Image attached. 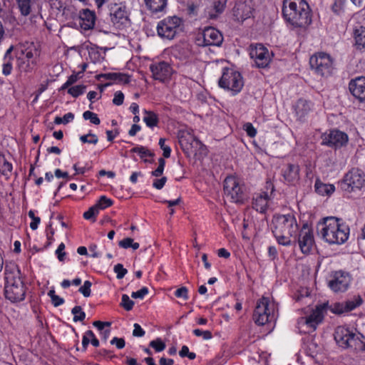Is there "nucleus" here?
I'll return each instance as SVG.
<instances>
[{"label":"nucleus","instance_id":"obj_1","mask_svg":"<svg viewBox=\"0 0 365 365\" xmlns=\"http://www.w3.org/2000/svg\"><path fill=\"white\" fill-rule=\"evenodd\" d=\"M4 294L11 302L24 299L26 289L19 266L12 262L6 263L4 268Z\"/></svg>","mask_w":365,"mask_h":365},{"label":"nucleus","instance_id":"obj_2","mask_svg":"<svg viewBox=\"0 0 365 365\" xmlns=\"http://www.w3.org/2000/svg\"><path fill=\"white\" fill-rule=\"evenodd\" d=\"M322 239L329 245H342L349 238V227L342 220L329 217L318 225Z\"/></svg>","mask_w":365,"mask_h":365},{"label":"nucleus","instance_id":"obj_3","mask_svg":"<svg viewBox=\"0 0 365 365\" xmlns=\"http://www.w3.org/2000/svg\"><path fill=\"white\" fill-rule=\"evenodd\" d=\"M272 233L277 242L283 246H291L295 244L291 238L296 236L298 225L295 217L292 214L278 215L272 219Z\"/></svg>","mask_w":365,"mask_h":365},{"label":"nucleus","instance_id":"obj_4","mask_svg":"<svg viewBox=\"0 0 365 365\" xmlns=\"http://www.w3.org/2000/svg\"><path fill=\"white\" fill-rule=\"evenodd\" d=\"M282 14L296 27H306L312 23L309 7L304 0H284Z\"/></svg>","mask_w":365,"mask_h":365},{"label":"nucleus","instance_id":"obj_5","mask_svg":"<svg viewBox=\"0 0 365 365\" xmlns=\"http://www.w3.org/2000/svg\"><path fill=\"white\" fill-rule=\"evenodd\" d=\"M364 336L356 334L345 327H338L334 333V339L339 346L342 348H352L356 351H365Z\"/></svg>","mask_w":365,"mask_h":365},{"label":"nucleus","instance_id":"obj_6","mask_svg":"<svg viewBox=\"0 0 365 365\" xmlns=\"http://www.w3.org/2000/svg\"><path fill=\"white\" fill-rule=\"evenodd\" d=\"M276 306L267 297H263L257 303L253 314V320L259 326L275 321Z\"/></svg>","mask_w":365,"mask_h":365},{"label":"nucleus","instance_id":"obj_7","mask_svg":"<svg viewBox=\"0 0 365 365\" xmlns=\"http://www.w3.org/2000/svg\"><path fill=\"white\" fill-rule=\"evenodd\" d=\"M220 87L232 93V96L239 93L244 86L241 73L233 68H225L219 80Z\"/></svg>","mask_w":365,"mask_h":365},{"label":"nucleus","instance_id":"obj_8","mask_svg":"<svg viewBox=\"0 0 365 365\" xmlns=\"http://www.w3.org/2000/svg\"><path fill=\"white\" fill-rule=\"evenodd\" d=\"M365 185V173L354 168L347 172L339 182L341 189L347 192L360 190Z\"/></svg>","mask_w":365,"mask_h":365},{"label":"nucleus","instance_id":"obj_9","mask_svg":"<svg viewBox=\"0 0 365 365\" xmlns=\"http://www.w3.org/2000/svg\"><path fill=\"white\" fill-rule=\"evenodd\" d=\"M309 64L312 70L321 76H329L334 69L333 59L324 52H319L311 56Z\"/></svg>","mask_w":365,"mask_h":365},{"label":"nucleus","instance_id":"obj_10","mask_svg":"<svg viewBox=\"0 0 365 365\" xmlns=\"http://www.w3.org/2000/svg\"><path fill=\"white\" fill-rule=\"evenodd\" d=\"M182 24V20L176 16L165 18L158 24V34L163 38L173 39L180 31Z\"/></svg>","mask_w":365,"mask_h":365},{"label":"nucleus","instance_id":"obj_11","mask_svg":"<svg viewBox=\"0 0 365 365\" xmlns=\"http://www.w3.org/2000/svg\"><path fill=\"white\" fill-rule=\"evenodd\" d=\"M224 192L227 198L233 202H242L243 191L240 180L235 176H228L224 181Z\"/></svg>","mask_w":365,"mask_h":365},{"label":"nucleus","instance_id":"obj_12","mask_svg":"<svg viewBox=\"0 0 365 365\" xmlns=\"http://www.w3.org/2000/svg\"><path fill=\"white\" fill-rule=\"evenodd\" d=\"M351 282V277L348 272L339 270L331 274L328 286L334 292H344L349 287Z\"/></svg>","mask_w":365,"mask_h":365},{"label":"nucleus","instance_id":"obj_13","mask_svg":"<svg viewBox=\"0 0 365 365\" xmlns=\"http://www.w3.org/2000/svg\"><path fill=\"white\" fill-rule=\"evenodd\" d=\"M250 56L258 68H266L270 63L272 53L261 43L252 44Z\"/></svg>","mask_w":365,"mask_h":365},{"label":"nucleus","instance_id":"obj_14","mask_svg":"<svg viewBox=\"0 0 365 365\" xmlns=\"http://www.w3.org/2000/svg\"><path fill=\"white\" fill-rule=\"evenodd\" d=\"M109 11L110 21L115 27L121 29L129 24L128 11L124 4H111Z\"/></svg>","mask_w":365,"mask_h":365},{"label":"nucleus","instance_id":"obj_15","mask_svg":"<svg viewBox=\"0 0 365 365\" xmlns=\"http://www.w3.org/2000/svg\"><path fill=\"white\" fill-rule=\"evenodd\" d=\"M39 52L35 48H27L19 58V68L21 72L31 73L36 68Z\"/></svg>","mask_w":365,"mask_h":365},{"label":"nucleus","instance_id":"obj_16","mask_svg":"<svg viewBox=\"0 0 365 365\" xmlns=\"http://www.w3.org/2000/svg\"><path fill=\"white\" fill-rule=\"evenodd\" d=\"M322 144L327 146L339 148L346 145L349 141L348 135L339 130H331L322 135Z\"/></svg>","mask_w":365,"mask_h":365},{"label":"nucleus","instance_id":"obj_17","mask_svg":"<svg viewBox=\"0 0 365 365\" xmlns=\"http://www.w3.org/2000/svg\"><path fill=\"white\" fill-rule=\"evenodd\" d=\"M255 4V0H240L233 8V16L237 21H244L252 15Z\"/></svg>","mask_w":365,"mask_h":365},{"label":"nucleus","instance_id":"obj_18","mask_svg":"<svg viewBox=\"0 0 365 365\" xmlns=\"http://www.w3.org/2000/svg\"><path fill=\"white\" fill-rule=\"evenodd\" d=\"M150 70L153 78L160 82H165L170 78L173 73V69L170 64L165 61L151 64Z\"/></svg>","mask_w":365,"mask_h":365},{"label":"nucleus","instance_id":"obj_19","mask_svg":"<svg viewBox=\"0 0 365 365\" xmlns=\"http://www.w3.org/2000/svg\"><path fill=\"white\" fill-rule=\"evenodd\" d=\"M297 242L302 253L308 254L310 252L314 240L312 231L307 226L304 225L302 227Z\"/></svg>","mask_w":365,"mask_h":365},{"label":"nucleus","instance_id":"obj_20","mask_svg":"<svg viewBox=\"0 0 365 365\" xmlns=\"http://www.w3.org/2000/svg\"><path fill=\"white\" fill-rule=\"evenodd\" d=\"M327 309V303H324L317 306L310 315L304 319L305 324L313 330L316 329L317 326L322 322L324 318V314Z\"/></svg>","mask_w":365,"mask_h":365},{"label":"nucleus","instance_id":"obj_21","mask_svg":"<svg viewBox=\"0 0 365 365\" xmlns=\"http://www.w3.org/2000/svg\"><path fill=\"white\" fill-rule=\"evenodd\" d=\"M203 46H219L223 41L222 34L213 27H207L202 32Z\"/></svg>","mask_w":365,"mask_h":365},{"label":"nucleus","instance_id":"obj_22","mask_svg":"<svg viewBox=\"0 0 365 365\" xmlns=\"http://www.w3.org/2000/svg\"><path fill=\"white\" fill-rule=\"evenodd\" d=\"M349 89L351 93L359 101L365 103V77L359 76L351 80L349 83Z\"/></svg>","mask_w":365,"mask_h":365},{"label":"nucleus","instance_id":"obj_23","mask_svg":"<svg viewBox=\"0 0 365 365\" xmlns=\"http://www.w3.org/2000/svg\"><path fill=\"white\" fill-rule=\"evenodd\" d=\"M96 21V14L88 9L80 11L78 24L83 31H88L93 28Z\"/></svg>","mask_w":365,"mask_h":365},{"label":"nucleus","instance_id":"obj_24","mask_svg":"<svg viewBox=\"0 0 365 365\" xmlns=\"http://www.w3.org/2000/svg\"><path fill=\"white\" fill-rule=\"evenodd\" d=\"M270 196L266 192L256 193L252 198V207L260 213H264L268 207Z\"/></svg>","mask_w":365,"mask_h":365},{"label":"nucleus","instance_id":"obj_25","mask_svg":"<svg viewBox=\"0 0 365 365\" xmlns=\"http://www.w3.org/2000/svg\"><path fill=\"white\" fill-rule=\"evenodd\" d=\"M313 103L305 99H299L294 106V110L297 118L302 120L310 112L313 110Z\"/></svg>","mask_w":365,"mask_h":365},{"label":"nucleus","instance_id":"obj_26","mask_svg":"<svg viewBox=\"0 0 365 365\" xmlns=\"http://www.w3.org/2000/svg\"><path fill=\"white\" fill-rule=\"evenodd\" d=\"M179 143L182 148L185 150H190L193 146V143H197L195 135L190 130H180L178 134Z\"/></svg>","mask_w":365,"mask_h":365},{"label":"nucleus","instance_id":"obj_27","mask_svg":"<svg viewBox=\"0 0 365 365\" xmlns=\"http://www.w3.org/2000/svg\"><path fill=\"white\" fill-rule=\"evenodd\" d=\"M145 6L152 13L163 11L168 5V0H144Z\"/></svg>","mask_w":365,"mask_h":365},{"label":"nucleus","instance_id":"obj_28","mask_svg":"<svg viewBox=\"0 0 365 365\" xmlns=\"http://www.w3.org/2000/svg\"><path fill=\"white\" fill-rule=\"evenodd\" d=\"M299 167L295 164H289L283 172L284 179L289 182H293L299 178Z\"/></svg>","mask_w":365,"mask_h":365},{"label":"nucleus","instance_id":"obj_29","mask_svg":"<svg viewBox=\"0 0 365 365\" xmlns=\"http://www.w3.org/2000/svg\"><path fill=\"white\" fill-rule=\"evenodd\" d=\"M144 116L143 118V122L145 125L153 129V128L158 126L159 123V117L158 114L151 110H143Z\"/></svg>","mask_w":365,"mask_h":365},{"label":"nucleus","instance_id":"obj_30","mask_svg":"<svg viewBox=\"0 0 365 365\" xmlns=\"http://www.w3.org/2000/svg\"><path fill=\"white\" fill-rule=\"evenodd\" d=\"M316 192L321 195H330L334 190L335 187L331 184H324L319 180H317L314 185Z\"/></svg>","mask_w":365,"mask_h":365},{"label":"nucleus","instance_id":"obj_31","mask_svg":"<svg viewBox=\"0 0 365 365\" xmlns=\"http://www.w3.org/2000/svg\"><path fill=\"white\" fill-rule=\"evenodd\" d=\"M355 46L357 49L365 51V28L361 27L355 31Z\"/></svg>","mask_w":365,"mask_h":365},{"label":"nucleus","instance_id":"obj_32","mask_svg":"<svg viewBox=\"0 0 365 365\" xmlns=\"http://www.w3.org/2000/svg\"><path fill=\"white\" fill-rule=\"evenodd\" d=\"M12 169V164L6 159L4 155L0 153V173L8 178L11 174Z\"/></svg>","mask_w":365,"mask_h":365},{"label":"nucleus","instance_id":"obj_33","mask_svg":"<svg viewBox=\"0 0 365 365\" xmlns=\"http://www.w3.org/2000/svg\"><path fill=\"white\" fill-rule=\"evenodd\" d=\"M106 79L113 81L116 83H129V76L120 73H108L105 75Z\"/></svg>","mask_w":365,"mask_h":365},{"label":"nucleus","instance_id":"obj_34","mask_svg":"<svg viewBox=\"0 0 365 365\" xmlns=\"http://www.w3.org/2000/svg\"><path fill=\"white\" fill-rule=\"evenodd\" d=\"M130 152L138 153L140 158L144 159L145 161H147V157H153L154 155V154L149 149L144 146L134 147L130 150Z\"/></svg>","mask_w":365,"mask_h":365},{"label":"nucleus","instance_id":"obj_35","mask_svg":"<svg viewBox=\"0 0 365 365\" xmlns=\"http://www.w3.org/2000/svg\"><path fill=\"white\" fill-rule=\"evenodd\" d=\"M21 14L26 16L31 13V0H16Z\"/></svg>","mask_w":365,"mask_h":365},{"label":"nucleus","instance_id":"obj_36","mask_svg":"<svg viewBox=\"0 0 365 365\" xmlns=\"http://www.w3.org/2000/svg\"><path fill=\"white\" fill-rule=\"evenodd\" d=\"M344 303L346 312H350L361 304L362 299L360 296H354L353 298L348 299Z\"/></svg>","mask_w":365,"mask_h":365},{"label":"nucleus","instance_id":"obj_37","mask_svg":"<svg viewBox=\"0 0 365 365\" xmlns=\"http://www.w3.org/2000/svg\"><path fill=\"white\" fill-rule=\"evenodd\" d=\"M105 51L102 48H92L89 51V56L94 62H100L104 58Z\"/></svg>","mask_w":365,"mask_h":365},{"label":"nucleus","instance_id":"obj_38","mask_svg":"<svg viewBox=\"0 0 365 365\" xmlns=\"http://www.w3.org/2000/svg\"><path fill=\"white\" fill-rule=\"evenodd\" d=\"M118 245L123 249L131 247L134 250L138 249L140 247L139 243L135 242L134 240L130 237H126L120 240L118 243Z\"/></svg>","mask_w":365,"mask_h":365},{"label":"nucleus","instance_id":"obj_39","mask_svg":"<svg viewBox=\"0 0 365 365\" xmlns=\"http://www.w3.org/2000/svg\"><path fill=\"white\" fill-rule=\"evenodd\" d=\"M227 0H215L213 2V8L216 14L211 15V18L216 17L218 14H222L226 7Z\"/></svg>","mask_w":365,"mask_h":365},{"label":"nucleus","instance_id":"obj_40","mask_svg":"<svg viewBox=\"0 0 365 365\" xmlns=\"http://www.w3.org/2000/svg\"><path fill=\"white\" fill-rule=\"evenodd\" d=\"M71 313L73 315V320L75 322H81V321L84 320V319L86 318V314L83 311L81 307H80V306H75L72 309Z\"/></svg>","mask_w":365,"mask_h":365},{"label":"nucleus","instance_id":"obj_41","mask_svg":"<svg viewBox=\"0 0 365 365\" xmlns=\"http://www.w3.org/2000/svg\"><path fill=\"white\" fill-rule=\"evenodd\" d=\"M113 204L112 200L110 198H108L105 195H102L99 200L97 201V202L95 204V205L98 207V209L100 210H104L110 206H111Z\"/></svg>","mask_w":365,"mask_h":365},{"label":"nucleus","instance_id":"obj_42","mask_svg":"<svg viewBox=\"0 0 365 365\" xmlns=\"http://www.w3.org/2000/svg\"><path fill=\"white\" fill-rule=\"evenodd\" d=\"M99 211L98 207L94 205L83 213V217L86 220H91L93 222H95L96 217L98 215Z\"/></svg>","mask_w":365,"mask_h":365},{"label":"nucleus","instance_id":"obj_43","mask_svg":"<svg viewBox=\"0 0 365 365\" xmlns=\"http://www.w3.org/2000/svg\"><path fill=\"white\" fill-rule=\"evenodd\" d=\"M48 295L51 298V302L54 307L61 306L64 303V299L58 295H56L53 289L49 290Z\"/></svg>","mask_w":365,"mask_h":365},{"label":"nucleus","instance_id":"obj_44","mask_svg":"<svg viewBox=\"0 0 365 365\" xmlns=\"http://www.w3.org/2000/svg\"><path fill=\"white\" fill-rule=\"evenodd\" d=\"M86 86L83 85H77L68 88V93L73 97L76 98L85 92Z\"/></svg>","mask_w":365,"mask_h":365},{"label":"nucleus","instance_id":"obj_45","mask_svg":"<svg viewBox=\"0 0 365 365\" xmlns=\"http://www.w3.org/2000/svg\"><path fill=\"white\" fill-rule=\"evenodd\" d=\"M83 117L85 120H88L91 123L95 125H98L101 123L98 115L89 110L85 111L83 114Z\"/></svg>","mask_w":365,"mask_h":365},{"label":"nucleus","instance_id":"obj_46","mask_svg":"<svg viewBox=\"0 0 365 365\" xmlns=\"http://www.w3.org/2000/svg\"><path fill=\"white\" fill-rule=\"evenodd\" d=\"M80 140L83 143H90L96 145L98 142V138L96 135L88 133L87 135H81Z\"/></svg>","mask_w":365,"mask_h":365},{"label":"nucleus","instance_id":"obj_47","mask_svg":"<svg viewBox=\"0 0 365 365\" xmlns=\"http://www.w3.org/2000/svg\"><path fill=\"white\" fill-rule=\"evenodd\" d=\"M149 345L157 352H160L165 349V344L160 338L151 341Z\"/></svg>","mask_w":365,"mask_h":365},{"label":"nucleus","instance_id":"obj_48","mask_svg":"<svg viewBox=\"0 0 365 365\" xmlns=\"http://www.w3.org/2000/svg\"><path fill=\"white\" fill-rule=\"evenodd\" d=\"M329 309L332 313L338 314L347 312L344 302L334 303L329 307Z\"/></svg>","mask_w":365,"mask_h":365},{"label":"nucleus","instance_id":"obj_49","mask_svg":"<svg viewBox=\"0 0 365 365\" xmlns=\"http://www.w3.org/2000/svg\"><path fill=\"white\" fill-rule=\"evenodd\" d=\"M345 2L346 0H334L331 6L332 11L337 15L340 14L344 9Z\"/></svg>","mask_w":365,"mask_h":365},{"label":"nucleus","instance_id":"obj_50","mask_svg":"<svg viewBox=\"0 0 365 365\" xmlns=\"http://www.w3.org/2000/svg\"><path fill=\"white\" fill-rule=\"evenodd\" d=\"M120 305L126 311H130L133 307L134 302L131 300L127 294H123Z\"/></svg>","mask_w":365,"mask_h":365},{"label":"nucleus","instance_id":"obj_51","mask_svg":"<svg viewBox=\"0 0 365 365\" xmlns=\"http://www.w3.org/2000/svg\"><path fill=\"white\" fill-rule=\"evenodd\" d=\"M29 217L32 220V222L30 223V227L31 230H35L38 228V226L41 222V219L35 215V212L34 210H29L28 212Z\"/></svg>","mask_w":365,"mask_h":365},{"label":"nucleus","instance_id":"obj_52","mask_svg":"<svg viewBox=\"0 0 365 365\" xmlns=\"http://www.w3.org/2000/svg\"><path fill=\"white\" fill-rule=\"evenodd\" d=\"M113 271L116 274V277L118 279H123L128 272V270L120 263L114 266Z\"/></svg>","mask_w":365,"mask_h":365},{"label":"nucleus","instance_id":"obj_53","mask_svg":"<svg viewBox=\"0 0 365 365\" xmlns=\"http://www.w3.org/2000/svg\"><path fill=\"white\" fill-rule=\"evenodd\" d=\"M91 282L88 280L85 281L83 285L81 286L78 291L83 295L85 297H88L91 296Z\"/></svg>","mask_w":365,"mask_h":365},{"label":"nucleus","instance_id":"obj_54","mask_svg":"<svg viewBox=\"0 0 365 365\" xmlns=\"http://www.w3.org/2000/svg\"><path fill=\"white\" fill-rule=\"evenodd\" d=\"M193 334L196 336L202 337L205 340H209L212 337V332L208 330L203 331L199 329H195L193 330Z\"/></svg>","mask_w":365,"mask_h":365},{"label":"nucleus","instance_id":"obj_55","mask_svg":"<svg viewBox=\"0 0 365 365\" xmlns=\"http://www.w3.org/2000/svg\"><path fill=\"white\" fill-rule=\"evenodd\" d=\"M165 165V161L163 158H160L158 160V167L152 172V175L155 177H160L164 170V168Z\"/></svg>","mask_w":365,"mask_h":365},{"label":"nucleus","instance_id":"obj_56","mask_svg":"<svg viewBox=\"0 0 365 365\" xmlns=\"http://www.w3.org/2000/svg\"><path fill=\"white\" fill-rule=\"evenodd\" d=\"M165 138H160L159 140V145L160 147V148L163 150V156L166 158H169L170 156V153H171V148L170 146L168 145H166L165 144Z\"/></svg>","mask_w":365,"mask_h":365},{"label":"nucleus","instance_id":"obj_57","mask_svg":"<svg viewBox=\"0 0 365 365\" xmlns=\"http://www.w3.org/2000/svg\"><path fill=\"white\" fill-rule=\"evenodd\" d=\"M91 337H93V332L91 330H88L83 336L82 346L84 350L86 349L88 345L91 342Z\"/></svg>","mask_w":365,"mask_h":365},{"label":"nucleus","instance_id":"obj_58","mask_svg":"<svg viewBox=\"0 0 365 365\" xmlns=\"http://www.w3.org/2000/svg\"><path fill=\"white\" fill-rule=\"evenodd\" d=\"M148 294V289L146 287H143L137 292H133L131 297L134 299H143L145 295Z\"/></svg>","mask_w":365,"mask_h":365},{"label":"nucleus","instance_id":"obj_59","mask_svg":"<svg viewBox=\"0 0 365 365\" xmlns=\"http://www.w3.org/2000/svg\"><path fill=\"white\" fill-rule=\"evenodd\" d=\"M175 296L178 298H182L187 300L188 299V290L185 287H182L175 292Z\"/></svg>","mask_w":365,"mask_h":365},{"label":"nucleus","instance_id":"obj_60","mask_svg":"<svg viewBox=\"0 0 365 365\" xmlns=\"http://www.w3.org/2000/svg\"><path fill=\"white\" fill-rule=\"evenodd\" d=\"M13 69L12 61H4L2 66V73L4 76H9L11 73Z\"/></svg>","mask_w":365,"mask_h":365},{"label":"nucleus","instance_id":"obj_61","mask_svg":"<svg viewBox=\"0 0 365 365\" xmlns=\"http://www.w3.org/2000/svg\"><path fill=\"white\" fill-rule=\"evenodd\" d=\"M244 130L246 131L247 135L253 138L257 135V130L251 123H247L244 125Z\"/></svg>","mask_w":365,"mask_h":365},{"label":"nucleus","instance_id":"obj_62","mask_svg":"<svg viewBox=\"0 0 365 365\" xmlns=\"http://www.w3.org/2000/svg\"><path fill=\"white\" fill-rule=\"evenodd\" d=\"M124 100V95L121 91H117L114 94L113 99V104L116 106H120L123 104Z\"/></svg>","mask_w":365,"mask_h":365},{"label":"nucleus","instance_id":"obj_63","mask_svg":"<svg viewBox=\"0 0 365 365\" xmlns=\"http://www.w3.org/2000/svg\"><path fill=\"white\" fill-rule=\"evenodd\" d=\"M167 181L166 177H162L160 179H155L153 182V186L157 190H161Z\"/></svg>","mask_w":365,"mask_h":365},{"label":"nucleus","instance_id":"obj_64","mask_svg":"<svg viewBox=\"0 0 365 365\" xmlns=\"http://www.w3.org/2000/svg\"><path fill=\"white\" fill-rule=\"evenodd\" d=\"M64 249H65V245L63 242H61L58 245L57 250H56V254L57 255V257H58V260L61 262H63L64 260V257L66 255V252H63Z\"/></svg>","mask_w":365,"mask_h":365}]
</instances>
